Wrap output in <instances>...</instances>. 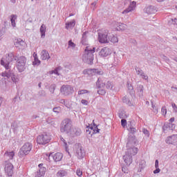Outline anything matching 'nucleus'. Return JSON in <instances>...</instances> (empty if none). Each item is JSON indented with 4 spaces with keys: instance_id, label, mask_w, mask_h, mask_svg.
Instances as JSON below:
<instances>
[{
    "instance_id": "nucleus-1",
    "label": "nucleus",
    "mask_w": 177,
    "mask_h": 177,
    "mask_svg": "<svg viewBox=\"0 0 177 177\" xmlns=\"http://www.w3.org/2000/svg\"><path fill=\"white\" fill-rule=\"evenodd\" d=\"M17 61V68L19 73H23L26 70V63L27 59L24 56L17 57L13 53H10L7 57H4L1 60V64L6 70H10V62Z\"/></svg>"
},
{
    "instance_id": "nucleus-2",
    "label": "nucleus",
    "mask_w": 177,
    "mask_h": 177,
    "mask_svg": "<svg viewBox=\"0 0 177 177\" xmlns=\"http://www.w3.org/2000/svg\"><path fill=\"white\" fill-rule=\"evenodd\" d=\"M135 145H138V140L136 139V137H129L127 144V149L126 153L127 154H129L131 156H136V154H138V148L133 147Z\"/></svg>"
},
{
    "instance_id": "nucleus-3",
    "label": "nucleus",
    "mask_w": 177,
    "mask_h": 177,
    "mask_svg": "<svg viewBox=\"0 0 177 177\" xmlns=\"http://www.w3.org/2000/svg\"><path fill=\"white\" fill-rule=\"evenodd\" d=\"M93 53H95V47L86 46L82 55L83 62L87 64H93Z\"/></svg>"
},
{
    "instance_id": "nucleus-4",
    "label": "nucleus",
    "mask_w": 177,
    "mask_h": 177,
    "mask_svg": "<svg viewBox=\"0 0 177 177\" xmlns=\"http://www.w3.org/2000/svg\"><path fill=\"white\" fill-rule=\"evenodd\" d=\"M73 128V122L69 118L64 119L60 125V132L68 135Z\"/></svg>"
},
{
    "instance_id": "nucleus-5",
    "label": "nucleus",
    "mask_w": 177,
    "mask_h": 177,
    "mask_svg": "<svg viewBox=\"0 0 177 177\" xmlns=\"http://www.w3.org/2000/svg\"><path fill=\"white\" fill-rule=\"evenodd\" d=\"M98 41L100 44H109V30L102 29L97 31Z\"/></svg>"
},
{
    "instance_id": "nucleus-6",
    "label": "nucleus",
    "mask_w": 177,
    "mask_h": 177,
    "mask_svg": "<svg viewBox=\"0 0 177 177\" xmlns=\"http://www.w3.org/2000/svg\"><path fill=\"white\" fill-rule=\"evenodd\" d=\"M32 150V144L31 142H26L18 153L19 157H24V156H28Z\"/></svg>"
},
{
    "instance_id": "nucleus-7",
    "label": "nucleus",
    "mask_w": 177,
    "mask_h": 177,
    "mask_svg": "<svg viewBox=\"0 0 177 177\" xmlns=\"http://www.w3.org/2000/svg\"><path fill=\"white\" fill-rule=\"evenodd\" d=\"M51 139L52 138L50 137V135H49L47 133H44L43 134L37 136V143L38 145H48V143L50 142Z\"/></svg>"
},
{
    "instance_id": "nucleus-8",
    "label": "nucleus",
    "mask_w": 177,
    "mask_h": 177,
    "mask_svg": "<svg viewBox=\"0 0 177 177\" xmlns=\"http://www.w3.org/2000/svg\"><path fill=\"white\" fill-rule=\"evenodd\" d=\"M96 86H97L99 88L106 86V89L109 91H113V88H114V84H113V82L110 81H108L106 84H104L102 82L100 77H99L96 82Z\"/></svg>"
},
{
    "instance_id": "nucleus-9",
    "label": "nucleus",
    "mask_w": 177,
    "mask_h": 177,
    "mask_svg": "<svg viewBox=\"0 0 177 177\" xmlns=\"http://www.w3.org/2000/svg\"><path fill=\"white\" fill-rule=\"evenodd\" d=\"M60 92L64 96H68L74 93V87L71 85H63L60 88Z\"/></svg>"
},
{
    "instance_id": "nucleus-10",
    "label": "nucleus",
    "mask_w": 177,
    "mask_h": 177,
    "mask_svg": "<svg viewBox=\"0 0 177 177\" xmlns=\"http://www.w3.org/2000/svg\"><path fill=\"white\" fill-rule=\"evenodd\" d=\"M13 165L10 162L6 160L4 162V171L8 176H13Z\"/></svg>"
},
{
    "instance_id": "nucleus-11",
    "label": "nucleus",
    "mask_w": 177,
    "mask_h": 177,
    "mask_svg": "<svg viewBox=\"0 0 177 177\" xmlns=\"http://www.w3.org/2000/svg\"><path fill=\"white\" fill-rule=\"evenodd\" d=\"M75 154L79 160H82V158L85 157V150L84 149V147L77 145L75 150Z\"/></svg>"
},
{
    "instance_id": "nucleus-12",
    "label": "nucleus",
    "mask_w": 177,
    "mask_h": 177,
    "mask_svg": "<svg viewBox=\"0 0 177 177\" xmlns=\"http://www.w3.org/2000/svg\"><path fill=\"white\" fill-rule=\"evenodd\" d=\"M81 133H82V131L81 130V129L78 127H72L69 134L68 135V136H71V138H77V136H81Z\"/></svg>"
},
{
    "instance_id": "nucleus-13",
    "label": "nucleus",
    "mask_w": 177,
    "mask_h": 177,
    "mask_svg": "<svg viewBox=\"0 0 177 177\" xmlns=\"http://www.w3.org/2000/svg\"><path fill=\"white\" fill-rule=\"evenodd\" d=\"M111 50L109 47H104L99 52L100 56L102 57H107V56H110L111 55Z\"/></svg>"
},
{
    "instance_id": "nucleus-14",
    "label": "nucleus",
    "mask_w": 177,
    "mask_h": 177,
    "mask_svg": "<svg viewBox=\"0 0 177 177\" xmlns=\"http://www.w3.org/2000/svg\"><path fill=\"white\" fill-rule=\"evenodd\" d=\"M144 11L147 15H153L157 12V8L154 6H149L144 9Z\"/></svg>"
},
{
    "instance_id": "nucleus-15",
    "label": "nucleus",
    "mask_w": 177,
    "mask_h": 177,
    "mask_svg": "<svg viewBox=\"0 0 177 177\" xmlns=\"http://www.w3.org/2000/svg\"><path fill=\"white\" fill-rule=\"evenodd\" d=\"M124 162H125L126 165H131L132 164V156L129 153L126 152V154L123 156Z\"/></svg>"
},
{
    "instance_id": "nucleus-16",
    "label": "nucleus",
    "mask_w": 177,
    "mask_h": 177,
    "mask_svg": "<svg viewBox=\"0 0 177 177\" xmlns=\"http://www.w3.org/2000/svg\"><path fill=\"white\" fill-rule=\"evenodd\" d=\"M175 124L174 123H165L163 126V131L165 132V131H174L175 129Z\"/></svg>"
},
{
    "instance_id": "nucleus-17",
    "label": "nucleus",
    "mask_w": 177,
    "mask_h": 177,
    "mask_svg": "<svg viewBox=\"0 0 177 177\" xmlns=\"http://www.w3.org/2000/svg\"><path fill=\"white\" fill-rule=\"evenodd\" d=\"M13 75V73L12 71L9 70L8 71H4L1 73V77H3L4 78H2V81H5V80H9L12 76Z\"/></svg>"
},
{
    "instance_id": "nucleus-18",
    "label": "nucleus",
    "mask_w": 177,
    "mask_h": 177,
    "mask_svg": "<svg viewBox=\"0 0 177 177\" xmlns=\"http://www.w3.org/2000/svg\"><path fill=\"white\" fill-rule=\"evenodd\" d=\"M51 157L53 158L55 162H59L63 158V153L58 152L51 155Z\"/></svg>"
},
{
    "instance_id": "nucleus-19",
    "label": "nucleus",
    "mask_w": 177,
    "mask_h": 177,
    "mask_svg": "<svg viewBox=\"0 0 177 177\" xmlns=\"http://www.w3.org/2000/svg\"><path fill=\"white\" fill-rule=\"evenodd\" d=\"M143 91H145V87L142 84H138L137 85L136 87V91H137V95L139 96V97H143Z\"/></svg>"
},
{
    "instance_id": "nucleus-20",
    "label": "nucleus",
    "mask_w": 177,
    "mask_h": 177,
    "mask_svg": "<svg viewBox=\"0 0 177 177\" xmlns=\"http://www.w3.org/2000/svg\"><path fill=\"white\" fill-rule=\"evenodd\" d=\"M41 60H49L50 59L49 52L46 50H43L41 53Z\"/></svg>"
},
{
    "instance_id": "nucleus-21",
    "label": "nucleus",
    "mask_w": 177,
    "mask_h": 177,
    "mask_svg": "<svg viewBox=\"0 0 177 177\" xmlns=\"http://www.w3.org/2000/svg\"><path fill=\"white\" fill-rule=\"evenodd\" d=\"M117 44L118 42V37H115L114 35H110V33L108 35V44Z\"/></svg>"
},
{
    "instance_id": "nucleus-22",
    "label": "nucleus",
    "mask_w": 177,
    "mask_h": 177,
    "mask_svg": "<svg viewBox=\"0 0 177 177\" xmlns=\"http://www.w3.org/2000/svg\"><path fill=\"white\" fill-rule=\"evenodd\" d=\"M88 74H92V75H103V71L99 69H90Z\"/></svg>"
},
{
    "instance_id": "nucleus-23",
    "label": "nucleus",
    "mask_w": 177,
    "mask_h": 177,
    "mask_svg": "<svg viewBox=\"0 0 177 177\" xmlns=\"http://www.w3.org/2000/svg\"><path fill=\"white\" fill-rule=\"evenodd\" d=\"M4 157L7 159V160H13V157H15V151H6L4 153Z\"/></svg>"
},
{
    "instance_id": "nucleus-24",
    "label": "nucleus",
    "mask_w": 177,
    "mask_h": 177,
    "mask_svg": "<svg viewBox=\"0 0 177 177\" xmlns=\"http://www.w3.org/2000/svg\"><path fill=\"white\" fill-rule=\"evenodd\" d=\"M115 26H117L116 30L117 31H124V30L127 29V24H121L117 22L115 24Z\"/></svg>"
},
{
    "instance_id": "nucleus-25",
    "label": "nucleus",
    "mask_w": 177,
    "mask_h": 177,
    "mask_svg": "<svg viewBox=\"0 0 177 177\" xmlns=\"http://www.w3.org/2000/svg\"><path fill=\"white\" fill-rule=\"evenodd\" d=\"M33 57H34V60L32 62V65L39 66V64H41V60L38 59V55L35 53H33Z\"/></svg>"
},
{
    "instance_id": "nucleus-26",
    "label": "nucleus",
    "mask_w": 177,
    "mask_h": 177,
    "mask_svg": "<svg viewBox=\"0 0 177 177\" xmlns=\"http://www.w3.org/2000/svg\"><path fill=\"white\" fill-rule=\"evenodd\" d=\"M89 34L88 31H85L82 34V37L81 40V44L82 45H86V38H88V35Z\"/></svg>"
},
{
    "instance_id": "nucleus-27",
    "label": "nucleus",
    "mask_w": 177,
    "mask_h": 177,
    "mask_svg": "<svg viewBox=\"0 0 177 177\" xmlns=\"http://www.w3.org/2000/svg\"><path fill=\"white\" fill-rule=\"evenodd\" d=\"M127 89L129 91V93H130L131 97H135V94L133 91V86H132L131 84L129 82H127Z\"/></svg>"
},
{
    "instance_id": "nucleus-28",
    "label": "nucleus",
    "mask_w": 177,
    "mask_h": 177,
    "mask_svg": "<svg viewBox=\"0 0 177 177\" xmlns=\"http://www.w3.org/2000/svg\"><path fill=\"white\" fill-rule=\"evenodd\" d=\"M41 33V38H45V33L46 32V26L42 24L39 29Z\"/></svg>"
},
{
    "instance_id": "nucleus-29",
    "label": "nucleus",
    "mask_w": 177,
    "mask_h": 177,
    "mask_svg": "<svg viewBox=\"0 0 177 177\" xmlns=\"http://www.w3.org/2000/svg\"><path fill=\"white\" fill-rule=\"evenodd\" d=\"M15 45L17 46V48H24V46H26V42H24L21 39H17Z\"/></svg>"
},
{
    "instance_id": "nucleus-30",
    "label": "nucleus",
    "mask_w": 177,
    "mask_h": 177,
    "mask_svg": "<svg viewBox=\"0 0 177 177\" xmlns=\"http://www.w3.org/2000/svg\"><path fill=\"white\" fill-rule=\"evenodd\" d=\"M75 26V20L73 19L71 21L66 24L65 28L66 30H68V28H73Z\"/></svg>"
},
{
    "instance_id": "nucleus-31",
    "label": "nucleus",
    "mask_w": 177,
    "mask_h": 177,
    "mask_svg": "<svg viewBox=\"0 0 177 177\" xmlns=\"http://www.w3.org/2000/svg\"><path fill=\"white\" fill-rule=\"evenodd\" d=\"M45 172H46V167H41L39 171H37V175L38 177L44 176Z\"/></svg>"
},
{
    "instance_id": "nucleus-32",
    "label": "nucleus",
    "mask_w": 177,
    "mask_h": 177,
    "mask_svg": "<svg viewBox=\"0 0 177 177\" xmlns=\"http://www.w3.org/2000/svg\"><path fill=\"white\" fill-rule=\"evenodd\" d=\"M122 100L123 103H126V104L128 106H133V103H132V101H131V100H129L127 95L123 97Z\"/></svg>"
},
{
    "instance_id": "nucleus-33",
    "label": "nucleus",
    "mask_w": 177,
    "mask_h": 177,
    "mask_svg": "<svg viewBox=\"0 0 177 177\" xmlns=\"http://www.w3.org/2000/svg\"><path fill=\"white\" fill-rule=\"evenodd\" d=\"M16 20H17V15H12L10 21L12 27H16Z\"/></svg>"
},
{
    "instance_id": "nucleus-34",
    "label": "nucleus",
    "mask_w": 177,
    "mask_h": 177,
    "mask_svg": "<svg viewBox=\"0 0 177 177\" xmlns=\"http://www.w3.org/2000/svg\"><path fill=\"white\" fill-rule=\"evenodd\" d=\"M93 124L95 127V129H93V127H89V129L93 131V133H99V132H100V129H97V125L95 124V120L93 121Z\"/></svg>"
},
{
    "instance_id": "nucleus-35",
    "label": "nucleus",
    "mask_w": 177,
    "mask_h": 177,
    "mask_svg": "<svg viewBox=\"0 0 177 177\" xmlns=\"http://www.w3.org/2000/svg\"><path fill=\"white\" fill-rule=\"evenodd\" d=\"M57 177L67 176V171L66 170H59L57 173Z\"/></svg>"
},
{
    "instance_id": "nucleus-36",
    "label": "nucleus",
    "mask_w": 177,
    "mask_h": 177,
    "mask_svg": "<svg viewBox=\"0 0 177 177\" xmlns=\"http://www.w3.org/2000/svg\"><path fill=\"white\" fill-rule=\"evenodd\" d=\"M135 70L136 72L137 75H140V77H142V75L145 73V72L139 67L135 66Z\"/></svg>"
},
{
    "instance_id": "nucleus-37",
    "label": "nucleus",
    "mask_w": 177,
    "mask_h": 177,
    "mask_svg": "<svg viewBox=\"0 0 177 177\" xmlns=\"http://www.w3.org/2000/svg\"><path fill=\"white\" fill-rule=\"evenodd\" d=\"M55 90H56V84H51L49 87V91L50 92V93L52 94L55 93Z\"/></svg>"
},
{
    "instance_id": "nucleus-38",
    "label": "nucleus",
    "mask_w": 177,
    "mask_h": 177,
    "mask_svg": "<svg viewBox=\"0 0 177 177\" xmlns=\"http://www.w3.org/2000/svg\"><path fill=\"white\" fill-rule=\"evenodd\" d=\"M142 133H144V135H145V136H147V138L150 136V132H149V130H147V129L142 128Z\"/></svg>"
},
{
    "instance_id": "nucleus-39",
    "label": "nucleus",
    "mask_w": 177,
    "mask_h": 177,
    "mask_svg": "<svg viewBox=\"0 0 177 177\" xmlns=\"http://www.w3.org/2000/svg\"><path fill=\"white\" fill-rule=\"evenodd\" d=\"M128 131L130 132V133H132L133 135V133H136V128L130 126V127L128 129Z\"/></svg>"
},
{
    "instance_id": "nucleus-40",
    "label": "nucleus",
    "mask_w": 177,
    "mask_h": 177,
    "mask_svg": "<svg viewBox=\"0 0 177 177\" xmlns=\"http://www.w3.org/2000/svg\"><path fill=\"white\" fill-rule=\"evenodd\" d=\"M38 95L41 97H45V96H46V92H45L44 90H40L38 93Z\"/></svg>"
},
{
    "instance_id": "nucleus-41",
    "label": "nucleus",
    "mask_w": 177,
    "mask_h": 177,
    "mask_svg": "<svg viewBox=\"0 0 177 177\" xmlns=\"http://www.w3.org/2000/svg\"><path fill=\"white\" fill-rule=\"evenodd\" d=\"M145 165H146V161L141 160L139 164V168H140V169H143V168H145Z\"/></svg>"
},
{
    "instance_id": "nucleus-42",
    "label": "nucleus",
    "mask_w": 177,
    "mask_h": 177,
    "mask_svg": "<svg viewBox=\"0 0 177 177\" xmlns=\"http://www.w3.org/2000/svg\"><path fill=\"white\" fill-rule=\"evenodd\" d=\"M86 93H90L89 91L83 89L78 91V95H85Z\"/></svg>"
},
{
    "instance_id": "nucleus-43",
    "label": "nucleus",
    "mask_w": 177,
    "mask_h": 177,
    "mask_svg": "<svg viewBox=\"0 0 177 177\" xmlns=\"http://www.w3.org/2000/svg\"><path fill=\"white\" fill-rule=\"evenodd\" d=\"M132 8L129 6L127 9H125L123 12H122V14L123 15H127V13H129L130 12H132Z\"/></svg>"
},
{
    "instance_id": "nucleus-44",
    "label": "nucleus",
    "mask_w": 177,
    "mask_h": 177,
    "mask_svg": "<svg viewBox=\"0 0 177 177\" xmlns=\"http://www.w3.org/2000/svg\"><path fill=\"white\" fill-rule=\"evenodd\" d=\"M97 94H98V95H106V90L100 88V89L97 91Z\"/></svg>"
},
{
    "instance_id": "nucleus-45",
    "label": "nucleus",
    "mask_w": 177,
    "mask_h": 177,
    "mask_svg": "<svg viewBox=\"0 0 177 177\" xmlns=\"http://www.w3.org/2000/svg\"><path fill=\"white\" fill-rule=\"evenodd\" d=\"M129 7H130L132 10H135V8H136V1H132L130 5L129 6Z\"/></svg>"
},
{
    "instance_id": "nucleus-46",
    "label": "nucleus",
    "mask_w": 177,
    "mask_h": 177,
    "mask_svg": "<svg viewBox=\"0 0 177 177\" xmlns=\"http://www.w3.org/2000/svg\"><path fill=\"white\" fill-rule=\"evenodd\" d=\"M162 115H167V106H162L161 109Z\"/></svg>"
},
{
    "instance_id": "nucleus-47",
    "label": "nucleus",
    "mask_w": 177,
    "mask_h": 177,
    "mask_svg": "<svg viewBox=\"0 0 177 177\" xmlns=\"http://www.w3.org/2000/svg\"><path fill=\"white\" fill-rule=\"evenodd\" d=\"M49 74L50 75H52V74H55V75H59V71H57V68H55L54 71H50Z\"/></svg>"
},
{
    "instance_id": "nucleus-48",
    "label": "nucleus",
    "mask_w": 177,
    "mask_h": 177,
    "mask_svg": "<svg viewBox=\"0 0 177 177\" xmlns=\"http://www.w3.org/2000/svg\"><path fill=\"white\" fill-rule=\"evenodd\" d=\"M76 45L73 42L72 40L68 41V48H75Z\"/></svg>"
},
{
    "instance_id": "nucleus-49",
    "label": "nucleus",
    "mask_w": 177,
    "mask_h": 177,
    "mask_svg": "<svg viewBox=\"0 0 177 177\" xmlns=\"http://www.w3.org/2000/svg\"><path fill=\"white\" fill-rule=\"evenodd\" d=\"M10 78L14 84H17V79L16 78L15 73H13V75L11 76Z\"/></svg>"
},
{
    "instance_id": "nucleus-50",
    "label": "nucleus",
    "mask_w": 177,
    "mask_h": 177,
    "mask_svg": "<svg viewBox=\"0 0 177 177\" xmlns=\"http://www.w3.org/2000/svg\"><path fill=\"white\" fill-rule=\"evenodd\" d=\"M76 175H77V176H79V177L82 176V171L81 170V169H77Z\"/></svg>"
},
{
    "instance_id": "nucleus-51",
    "label": "nucleus",
    "mask_w": 177,
    "mask_h": 177,
    "mask_svg": "<svg viewBox=\"0 0 177 177\" xmlns=\"http://www.w3.org/2000/svg\"><path fill=\"white\" fill-rule=\"evenodd\" d=\"M121 125H122V127H127V120H125V119H122V120H121Z\"/></svg>"
},
{
    "instance_id": "nucleus-52",
    "label": "nucleus",
    "mask_w": 177,
    "mask_h": 177,
    "mask_svg": "<svg viewBox=\"0 0 177 177\" xmlns=\"http://www.w3.org/2000/svg\"><path fill=\"white\" fill-rule=\"evenodd\" d=\"M64 106H65V107H66L67 109H70V107H71L70 106V102H68V100H65V103L64 104Z\"/></svg>"
},
{
    "instance_id": "nucleus-53",
    "label": "nucleus",
    "mask_w": 177,
    "mask_h": 177,
    "mask_svg": "<svg viewBox=\"0 0 177 177\" xmlns=\"http://www.w3.org/2000/svg\"><path fill=\"white\" fill-rule=\"evenodd\" d=\"M82 104H84V106H88L89 102L86 100H82L81 101Z\"/></svg>"
},
{
    "instance_id": "nucleus-54",
    "label": "nucleus",
    "mask_w": 177,
    "mask_h": 177,
    "mask_svg": "<svg viewBox=\"0 0 177 177\" xmlns=\"http://www.w3.org/2000/svg\"><path fill=\"white\" fill-rule=\"evenodd\" d=\"M60 139H61V142H63L64 145L65 146L66 149H67V142L66 141V140H64V138H63V137H61Z\"/></svg>"
},
{
    "instance_id": "nucleus-55",
    "label": "nucleus",
    "mask_w": 177,
    "mask_h": 177,
    "mask_svg": "<svg viewBox=\"0 0 177 177\" xmlns=\"http://www.w3.org/2000/svg\"><path fill=\"white\" fill-rule=\"evenodd\" d=\"M141 78H142V80H145V81H147V80H149V76L144 73V74L141 76Z\"/></svg>"
},
{
    "instance_id": "nucleus-56",
    "label": "nucleus",
    "mask_w": 177,
    "mask_h": 177,
    "mask_svg": "<svg viewBox=\"0 0 177 177\" xmlns=\"http://www.w3.org/2000/svg\"><path fill=\"white\" fill-rule=\"evenodd\" d=\"M119 117L120 118H122V120H124V118H125V113L121 112V113H119Z\"/></svg>"
},
{
    "instance_id": "nucleus-57",
    "label": "nucleus",
    "mask_w": 177,
    "mask_h": 177,
    "mask_svg": "<svg viewBox=\"0 0 177 177\" xmlns=\"http://www.w3.org/2000/svg\"><path fill=\"white\" fill-rule=\"evenodd\" d=\"M161 169L159 167H156V170L153 171V174H160Z\"/></svg>"
},
{
    "instance_id": "nucleus-58",
    "label": "nucleus",
    "mask_w": 177,
    "mask_h": 177,
    "mask_svg": "<svg viewBox=\"0 0 177 177\" xmlns=\"http://www.w3.org/2000/svg\"><path fill=\"white\" fill-rule=\"evenodd\" d=\"M122 172H124V174H128V172H129L128 168H127V167H122Z\"/></svg>"
},
{
    "instance_id": "nucleus-59",
    "label": "nucleus",
    "mask_w": 177,
    "mask_h": 177,
    "mask_svg": "<svg viewBox=\"0 0 177 177\" xmlns=\"http://www.w3.org/2000/svg\"><path fill=\"white\" fill-rule=\"evenodd\" d=\"M58 103H60L61 104H64L66 100L64 99H59L57 100Z\"/></svg>"
},
{
    "instance_id": "nucleus-60",
    "label": "nucleus",
    "mask_w": 177,
    "mask_h": 177,
    "mask_svg": "<svg viewBox=\"0 0 177 177\" xmlns=\"http://www.w3.org/2000/svg\"><path fill=\"white\" fill-rule=\"evenodd\" d=\"M171 106H172V108L174 110V111L176 113L177 111V106H176V104L175 103H172L171 104Z\"/></svg>"
},
{
    "instance_id": "nucleus-61",
    "label": "nucleus",
    "mask_w": 177,
    "mask_h": 177,
    "mask_svg": "<svg viewBox=\"0 0 177 177\" xmlns=\"http://www.w3.org/2000/svg\"><path fill=\"white\" fill-rule=\"evenodd\" d=\"M59 110H60V109L59 107H55V108H53V111L54 113H59Z\"/></svg>"
},
{
    "instance_id": "nucleus-62",
    "label": "nucleus",
    "mask_w": 177,
    "mask_h": 177,
    "mask_svg": "<svg viewBox=\"0 0 177 177\" xmlns=\"http://www.w3.org/2000/svg\"><path fill=\"white\" fill-rule=\"evenodd\" d=\"M171 21H172L173 24L177 25V19L176 18H175L174 19H171Z\"/></svg>"
},
{
    "instance_id": "nucleus-63",
    "label": "nucleus",
    "mask_w": 177,
    "mask_h": 177,
    "mask_svg": "<svg viewBox=\"0 0 177 177\" xmlns=\"http://www.w3.org/2000/svg\"><path fill=\"white\" fill-rule=\"evenodd\" d=\"M175 121V118H171L169 120V123L172 124Z\"/></svg>"
},
{
    "instance_id": "nucleus-64",
    "label": "nucleus",
    "mask_w": 177,
    "mask_h": 177,
    "mask_svg": "<svg viewBox=\"0 0 177 177\" xmlns=\"http://www.w3.org/2000/svg\"><path fill=\"white\" fill-rule=\"evenodd\" d=\"M155 168H158V160H156L155 161Z\"/></svg>"
}]
</instances>
